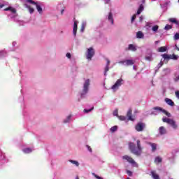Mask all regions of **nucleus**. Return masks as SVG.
Segmentation results:
<instances>
[{"instance_id": "nucleus-29", "label": "nucleus", "mask_w": 179, "mask_h": 179, "mask_svg": "<svg viewBox=\"0 0 179 179\" xmlns=\"http://www.w3.org/2000/svg\"><path fill=\"white\" fill-rule=\"evenodd\" d=\"M24 153H31V148H25L23 150Z\"/></svg>"}, {"instance_id": "nucleus-37", "label": "nucleus", "mask_w": 179, "mask_h": 179, "mask_svg": "<svg viewBox=\"0 0 179 179\" xmlns=\"http://www.w3.org/2000/svg\"><path fill=\"white\" fill-rule=\"evenodd\" d=\"M92 110H94V107H92L90 109H84V113H90Z\"/></svg>"}, {"instance_id": "nucleus-46", "label": "nucleus", "mask_w": 179, "mask_h": 179, "mask_svg": "<svg viewBox=\"0 0 179 179\" xmlns=\"http://www.w3.org/2000/svg\"><path fill=\"white\" fill-rule=\"evenodd\" d=\"M113 115H115V117H118V110H115L114 112H113Z\"/></svg>"}, {"instance_id": "nucleus-18", "label": "nucleus", "mask_w": 179, "mask_h": 179, "mask_svg": "<svg viewBox=\"0 0 179 179\" xmlns=\"http://www.w3.org/2000/svg\"><path fill=\"white\" fill-rule=\"evenodd\" d=\"M143 9H144L143 4H141L138 10H137L136 14L137 15H141V13H142L143 10Z\"/></svg>"}, {"instance_id": "nucleus-25", "label": "nucleus", "mask_w": 179, "mask_h": 179, "mask_svg": "<svg viewBox=\"0 0 179 179\" xmlns=\"http://www.w3.org/2000/svg\"><path fill=\"white\" fill-rule=\"evenodd\" d=\"M153 110H155V111H161L162 113H163L164 110L162 108L157 106L153 108Z\"/></svg>"}, {"instance_id": "nucleus-56", "label": "nucleus", "mask_w": 179, "mask_h": 179, "mask_svg": "<svg viewBox=\"0 0 179 179\" xmlns=\"http://www.w3.org/2000/svg\"><path fill=\"white\" fill-rule=\"evenodd\" d=\"M63 12H64V10H62V13H63Z\"/></svg>"}, {"instance_id": "nucleus-51", "label": "nucleus", "mask_w": 179, "mask_h": 179, "mask_svg": "<svg viewBox=\"0 0 179 179\" xmlns=\"http://www.w3.org/2000/svg\"><path fill=\"white\" fill-rule=\"evenodd\" d=\"M119 64H122L125 65V60L119 62Z\"/></svg>"}, {"instance_id": "nucleus-47", "label": "nucleus", "mask_w": 179, "mask_h": 179, "mask_svg": "<svg viewBox=\"0 0 179 179\" xmlns=\"http://www.w3.org/2000/svg\"><path fill=\"white\" fill-rule=\"evenodd\" d=\"M175 94H176L177 99H178V100H179V91H176Z\"/></svg>"}, {"instance_id": "nucleus-24", "label": "nucleus", "mask_w": 179, "mask_h": 179, "mask_svg": "<svg viewBox=\"0 0 179 179\" xmlns=\"http://www.w3.org/2000/svg\"><path fill=\"white\" fill-rule=\"evenodd\" d=\"M69 162L70 163H72V164H75L76 166V167H79V162L78 161L69 159Z\"/></svg>"}, {"instance_id": "nucleus-52", "label": "nucleus", "mask_w": 179, "mask_h": 179, "mask_svg": "<svg viewBox=\"0 0 179 179\" xmlns=\"http://www.w3.org/2000/svg\"><path fill=\"white\" fill-rule=\"evenodd\" d=\"M142 20H143V16H141V17H139V21H140V22H142Z\"/></svg>"}, {"instance_id": "nucleus-20", "label": "nucleus", "mask_w": 179, "mask_h": 179, "mask_svg": "<svg viewBox=\"0 0 179 179\" xmlns=\"http://www.w3.org/2000/svg\"><path fill=\"white\" fill-rule=\"evenodd\" d=\"M128 50H129L130 51H136V48L133 44H129Z\"/></svg>"}, {"instance_id": "nucleus-3", "label": "nucleus", "mask_w": 179, "mask_h": 179, "mask_svg": "<svg viewBox=\"0 0 179 179\" xmlns=\"http://www.w3.org/2000/svg\"><path fill=\"white\" fill-rule=\"evenodd\" d=\"M124 83V80L122 78L118 79L115 83L111 87L112 90L115 92L116 90H118L120 89V87Z\"/></svg>"}, {"instance_id": "nucleus-57", "label": "nucleus", "mask_w": 179, "mask_h": 179, "mask_svg": "<svg viewBox=\"0 0 179 179\" xmlns=\"http://www.w3.org/2000/svg\"><path fill=\"white\" fill-rule=\"evenodd\" d=\"M134 69H135V66H133Z\"/></svg>"}, {"instance_id": "nucleus-6", "label": "nucleus", "mask_w": 179, "mask_h": 179, "mask_svg": "<svg viewBox=\"0 0 179 179\" xmlns=\"http://www.w3.org/2000/svg\"><path fill=\"white\" fill-rule=\"evenodd\" d=\"M26 2L31 3L32 5H36L38 12H39V13H43V8L40 5L37 4L36 1H34L33 0H26Z\"/></svg>"}, {"instance_id": "nucleus-58", "label": "nucleus", "mask_w": 179, "mask_h": 179, "mask_svg": "<svg viewBox=\"0 0 179 179\" xmlns=\"http://www.w3.org/2000/svg\"><path fill=\"white\" fill-rule=\"evenodd\" d=\"M76 179H79V178H77Z\"/></svg>"}, {"instance_id": "nucleus-44", "label": "nucleus", "mask_w": 179, "mask_h": 179, "mask_svg": "<svg viewBox=\"0 0 179 179\" xmlns=\"http://www.w3.org/2000/svg\"><path fill=\"white\" fill-rule=\"evenodd\" d=\"M86 148H87V150H89V152H92V148L90 147V145H86Z\"/></svg>"}, {"instance_id": "nucleus-21", "label": "nucleus", "mask_w": 179, "mask_h": 179, "mask_svg": "<svg viewBox=\"0 0 179 179\" xmlns=\"http://www.w3.org/2000/svg\"><path fill=\"white\" fill-rule=\"evenodd\" d=\"M167 51V48L164 46H162L158 49L159 52H166Z\"/></svg>"}, {"instance_id": "nucleus-41", "label": "nucleus", "mask_w": 179, "mask_h": 179, "mask_svg": "<svg viewBox=\"0 0 179 179\" xmlns=\"http://www.w3.org/2000/svg\"><path fill=\"white\" fill-rule=\"evenodd\" d=\"M174 40H179V33H176L174 36Z\"/></svg>"}, {"instance_id": "nucleus-5", "label": "nucleus", "mask_w": 179, "mask_h": 179, "mask_svg": "<svg viewBox=\"0 0 179 179\" xmlns=\"http://www.w3.org/2000/svg\"><path fill=\"white\" fill-rule=\"evenodd\" d=\"M94 49L92 47L88 48L86 54L87 59L92 60V58L94 57Z\"/></svg>"}, {"instance_id": "nucleus-50", "label": "nucleus", "mask_w": 179, "mask_h": 179, "mask_svg": "<svg viewBox=\"0 0 179 179\" xmlns=\"http://www.w3.org/2000/svg\"><path fill=\"white\" fill-rule=\"evenodd\" d=\"M106 62H107L106 65H108V66H110V60L108 59H106Z\"/></svg>"}, {"instance_id": "nucleus-15", "label": "nucleus", "mask_w": 179, "mask_h": 179, "mask_svg": "<svg viewBox=\"0 0 179 179\" xmlns=\"http://www.w3.org/2000/svg\"><path fill=\"white\" fill-rule=\"evenodd\" d=\"M159 131L160 135H164L167 132V131L166 130V128H164V127L163 126L159 128Z\"/></svg>"}, {"instance_id": "nucleus-31", "label": "nucleus", "mask_w": 179, "mask_h": 179, "mask_svg": "<svg viewBox=\"0 0 179 179\" xmlns=\"http://www.w3.org/2000/svg\"><path fill=\"white\" fill-rule=\"evenodd\" d=\"M145 59L146 61H149V62L153 61V57H152V55H150V56H146Z\"/></svg>"}, {"instance_id": "nucleus-10", "label": "nucleus", "mask_w": 179, "mask_h": 179, "mask_svg": "<svg viewBox=\"0 0 179 179\" xmlns=\"http://www.w3.org/2000/svg\"><path fill=\"white\" fill-rule=\"evenodd\" d=\"M78 31V22H74L73 29V34L76 36V33Z\"/></svg>"}, {"instance_id": "nucleus-45", "label": "nucleus", "mask_w": 179, "mask_h": 179, "mask_svg": "<svg viewBox=\"0 0 179 179\" xmlns=\"http://www.w3.org/2000/svg\"><path fill=\"white\" fill-rule=\"evenodd\" d=\"M10 11L12 12V13H16V10L15 8H13V7H11Z\"/></svg>"}, {"instance_id": "nucleus-43", "label": "nucleus", "mask_w": 179, "mask_h": 179, "mask_svg": "<svg viewBox=\"0 0 179 179\" xmlns=\"http://www.w3.org/2000/svg\"><path fill=\"white\" fill-rule=\"evenodd\" d=\"M164 63H163V60H162L159 64H158V68H162V66H163Z\"/></svg>"}, {"instance_id": "nucleus-19", "label": "nucleus", "mask_w": 179, "mask_h": 179, "mask_svg": "<svg viewBox=\"0 0 179 179\" xmlns=\"http://www.w3.org/2000/svg\"><path fill=\"white\" fill-rule=\"evenodd\" d=\"M169 22H170L171 23H174V24H177L178 26L179 24L178 21L176 18H169Z\"/></svg>"}, {"instance_id": "nucleus-8", "label": "nucleus", "mask_w": 179, "mask_h": 179, "mask_svg": "<svg viewBox=\"0 0 179 179\" xmlns=\"http://www.w3.org/2000/svg\"><path fill=\"white\" fill-rule=\"evenodd\" d=\"M122 159L123 160H127L129 163H131V164H135V160L128 155H124Z\"/></svg>"}, {"instance_id": "nucleus-26", "label": "nucleus", "mask_w": 179, "mask_h": 179, "mask_svg": "<svg viewBox=\"0 0 179 179\" xmlns=\"http://www.w3.org/2000/svg\"><path fill=\"white\" fill-rule=\"evenodd\" d=\"M152 30L155 33H157V30H159V25H155L154 27H152Z\"/></svg>"}, {"instance_id": "nucleus-7", "label": "nucleus", "mask_w": 179, "mask_h": 179, "mask_svg": "<svg viewBox=\"0 0 179 179\" xmlns=\"http://www.w3.org/2000/svg\"><path fill=\"white\" fill-rule=\"evenodd\" d=\"M89 86H90V80L88 79L86 80L84 83L83 92L85 94H86V93H87V91L89 90Z\"/></svg>"}, {"instance_id": "nucleus-35", "label": "nucleus", "mask_w": 179, "mask_h": 179, "mask_svg": "<svg viewBox=\"0 0 179 179\" xmlns=\"http://www.w3.org/2000/svg\"><path fill=\"white\" fill-rule=\"evenodd\" d=\"M110 70V67L108 65H106V68H105V71H104V75L106 76V75H107V72H108V71Z\"/></svg>"}, {"instance_id": "nucleus-4", "label": "nucleus", "mask_w": 179, "mask_h": 179, "mask_svg": "<svg viewBox=\"0 0 179 179\" xmlns=\"http://www.w3.org/2000/svg\"><path fill=\"white\" fill-rule=\"evenodd\" d=\"M146 127V124L144 122H140L137 123L135 126V129L137 132H142Z\"/></svg>"}, {"instance_id": "nucleus-55", "label": "nucleus", "mask_w": 179, "mask_h": 179, "mask_svg": "<svg viewBox=\"0 0 179 179\" xmlns=\"http://www.w3.org/2000/svg\"><path fill=\"white\" fill-rule=\"evenodd\" d=\"M110 1V0H108L107 2H106V3H108V1Z\"/></svg>"}, {"instance_id": "nucleus-39", "label": "nucleus", "mask_w": 179, "mask_h": 179, "mask_svg": "<svg viewBox=\"0 0 179 179\" xmlns=\"http://www.w3.org/2000/svg\"><path fill=\"white\" fill-rule=\"evenodd\" d=\"M92 176L95 177V178H97V179H103V178L97 176L96 173H92Z\"/></svg>"}, {"instance_id": "nucleus-2", "label": "nucleus", "mask_w": 179, "mask_h": 179, "mask_svg": "<svg viewBox=\"0 0 179 179\" xmlns=\"http://www.w3.org/2000/svg\"><path fill=\"white\" fill-rule=\"evenodd\" d=\"M163 122H166V124H169L173 128V129H177L178 126L177 124L176 123V121L173 119L167 118V117H163L162 118Z\"/></svg>"}, {"instance_id": "nucleus-12", "label": "nucleus", "mask_w": 179, "mask_h": 179, "mask_svg": "<svg viewBox=\"0 0 179 179\" xmlns=\"http://www.w3.org/2000/svg\"><path fill=\"white\" fill-rule=\"evenodd\" d=\"M134 64H135V61L132 60V59H127L125 60V64L127 66H129L131 65H134Z\"/></svg>"}, {"instance_id": "nucleus-28", "label": "nucleus", "mask_w": 179, "mask_h": 179, "mask_svg": "<svg viewBox=\"0 0 179 179\" xmlns=\"http://www.w3.org/2000/svg\"><path fill=\"white\" fill-rule=\"evenodd\" d=\"M171 59L177 61V59H178V56L177 55H171Z\"/></svg>"}, {"instance_id": "nucleus-59", "label": "nucleus", "mask_w": 179, "mask_h": 179, "mask_svg": "<svg viewBox=\"0 0 179 179\" xmlns=\"http://www.w3.org/2000/svg\"><path fill=\"white\" fill-rule=\"evenodd\" d=\"M178 2H179V0H178Z\"/></svg>"}, {"instance_id": "nucleus-33", "label": "nucleus", "mask_w": 179, "mask_h": 179, "mask_svg": "<svg viewBox=\"0 0 179 179\" xmlns=\"http://www.w3.org/2000/svg\"><path fill=\"white\" fill-rule=\"evenodd\" d=\"M155 163H162V158L159 157H157L155 159Z\"/></svg>"}, {"instance_id": "nucleus-42", "label": "nucleus", "mask_w": 179, "mask_h": 179, "mask_svg": "<svg viewBox=\"0 0 179 179\" xmlns=\"http://www.w3.org/2000/svg\"><path fill=\"white\" fill-rule=\"evenodd\" d=\"M127 174L129 176V177H132V171L127 170Z\"/></svg>"}, {"instance_id": "nucleus-53", "label": "nucleus", "mask_w": 179, "mask_h": 179, "mask_svg": "<svg viewBox=\"0 0 179 179\" xmlns=\"http://www.w3.org/2000/svg\"><path fill=\"white\" fill-rule=\"evenodd\" d=\"M4 6H5V5L1 4V5H0V8H2L4 7Z\"/></svg>"}, {"instance_id": "nucleus-49", "label": "nucleus", "mask_w": 179, "mask_h": 179, "mask_svg": "<svg viewBox=\"0 0 179 179\" xmlns=\"http://www.w3.org/2000/svg\"><path fill=\"white\" fill-rule=\"evenodd\" d=\"M66 57H67V58L70 59L71 57V53H69V52L66 53Z\"/></svg>"}, {"instance_id": "nucleus-23", "label": "nucleus", "mask_w": 179, "mask_h": 179, "mask_svg": "<svg viewBox=\"0 0 179 179\" xmlns=\"http://www.w3.org/2000/svg\"><path fill=\"white\" fill-rule=\"evenodd\" d=\"M137 38H143V33L142 31H139L136 34Z\"/></svg>"}, {"instance_id": "nucleus-34", "label": "nucleus", "mask_w": 179, "mask_h": 179, "mask_svg": "<svg viewBox=\"0 0 179 179\" xmlns=\"http://www.w3.org/2000/svg\"><path fill=\"white\" fill-rule=\"evenodd\" d=\"M165 30H171V29H173V26L170 25V24H166L165 26Z\"/></svg>"}, {"instance_id": "nucleus-1", "label": "nucleus", "mask_w": 179, "mask_h": 179, "mask_svg": "<svg viewBox=\"0 0 179 179\" xmlns=\"http://www.w3.org/2000/svg\"><path fill=\"white\" fill-rule=\"evenodd\" d=\"M129 149L131 153L135 156H141L142 155V145H141V141L137 140V148L134 143H129Z\"/></svg>"}, {"instance_id": "nucleus-30", "label": "nucleus", "mask_w": 179, "mask_h": 179, "mask_svg": "<svg viewBox=\"0 0 179 179\" xmlns=\"http://www.w3.org/2000/svg\"><path fill=\"white\" fill-rule=\"evenodd\" d=\"M164 114L166 115V117H171V113H169L167 110H164L162 111Z\"/></svg>"}, {"instance_id": "nucleus-40", "label": "nucleus", "mask_w": 179, "mask_h": 179, "mask_svg": "<svg viewBox=\"0 0 179 179\" xmlns=\"http://www.w3.org/2000/svg\"><path fill=\"white\" fill-rule=\"evenodd\" d=\"M136 19V14H134L132 17H131V23H134V20H135Z\"/></svg>"}, {"instance_id": "nucleus-54", "label": "nucleus", "mask_w": 179, "mask_h": 179, "mask_svg": "<svg viewBox=\"0 0 179 179\" xmlns=\"http://www.w3.org/2000/svg\"><path fill=\"white\" fill-rule=\"evenodd\" d=\"M176 50H177L178 51H179V48H178V47H176Z\"/></svg>"}, {"instance_id": "nucleus-36", "label": "nucleus", "mask_w": 179, "mask_h": 179, "mask_svg": "<svg viewBox=\"0 0 179 179\" xmlns=\"http://www.w3.org/2000/svg\"><path fill=\"white\" fill-rule=\"evenodd\" d=\"M118 118L120 120V121H125L127 120V117L122 115L119 116Z\"/></svg>"}, {"instance_id": "nucleus-14", "label": "nucleus", "mask_w": 179, "mask_h": 179, "mask_svg": "<svg viewBox=\"0 0 179 179\" xmlns=\"http://www.w3.org/2000/svg\"><path fill=\"white\" fill-rule=\"evenodd\" d=\"M165 101L166 103H168L169 106H171V107L174 106V101H173V100L171 99L166 98Z\"/></svg>"}, {"instance_id": "nucleus-17", "label": "nucleus", "mask_w": 179, "mask_h": 179, "mask_svg": "<svg viewBox=\"0 0 179 179\" xmlns=\"http://www.w3.org/2000/svg\"><path fill=\"white\" fill-rule=\"evenodd\" d=\"M162 57H163V58L165 61H170V59H171V55L163 54V55H162Z\"/></svg>"}, {"instance_id": "nucleus-13", "label": "nucleus", "mask_w": 179, "mask_h": 179, "mask_svg": "<svg viewBox=\"0 0 179 179\" xmlns=\"http://www.w3.org/2000/svg\"><path fill=\"white\" fill-rule=\"evenodd\" d=\"M108 20L111 22V24H114V18L113 17V13H109L108 16Z\"/></svg>"}, {"instance_id": "nucleus-27", "label": "nucleus", "mask_w": 179, "mask_h": 179, "mask_svg": "<svg viewBox=\"0 0 179 179\" xmlns=\"http://www.w3.org/2000/svg\"><path fill=\"white\" fill-rule=\"evenodd\" d=\"M86 27V23L83 22L81 25L80 31L83 33L85 31V28Z\"/></svg>"}, {"instance_id": "nucleus-16", "label": "nucleus", "mask_w": 179, "mask_h": 179, "mask_svg": "<svg viewBox=\"0 0 179 179\" xmlns=\"http://www.w3.org/2000/svg\"><path fill=\"white\" fill-rule=\"evenodd\" d=\"M151 176L154 179H160V176H159V175L154 171H151Z\"/></svg>"}, {"instance_id": "nucleus-48", "label": "nucleus", "mask_w": 179, "mask_h": 179, "mask_svg": "<svg viewBox=\"0 0 179 179\" xmlns=\"http://www.w3.org/2000/svg\"><path fill=\"white\" fill-rule=\"evenodd\" d=\"M10 9H12V7H8L4 9L5 12H8V10H10Z\"/></svg>"}, {"instance_id": "nucleus-9", "label": "nucleus", "mask_w": 179, "mask_h": 179, "mask_svg": "<svg viewBox=\"0 0 179 179\" xmlns=\"http://www.w3.org/2000/svg\"><path fill=\"white\" fill-rule=\"evenodd\" d=\"M127 117H128L129 121H134L135 119L132 117V109H129L127 113Z\"/></svg>"}, {"instance_id": "nucleus-38", "label": "nucleus", "mask_w": 179, "mask_h": 179, "mask_svg": "<svg viewBox=\"0 0 179 179\" xmlns=\"http://www.w3.org/2000/svg\"><path fill=\"white\" fill-rule=\"evenodd\" d=\"M72 116L70 115L67 117V119L64 121V124H66V122H69V120H71V117Z\"/></svg>"}, {"instance_id": "nucleus-22", "label": "nucleus", "mask_w": 179, "mask_h": 179, "mask_svg": "<svg viewBox=\"0 0 179 179\" xmlns=\"http://www.w3.org/2000/svg\"><path fill=\"white\" fill-rule=\"evenodd\" d=\"M24 6H26V8H27V9H29V13H33L34 12V8H31L30 6H29L27 4H24Z\"/></svg>"}, {"instance_id": "nucleus-32", "label": "nucleus", "mask_w": 179, "mask_h": 179, "mask_svg": "<svg viewBox=\"0 0 179 179\" xmlns=\"http://www.w3.org/2000/svg\"><path fill=\"white\" fill-rule=\"evenodd\" d=\"M118 129V127L117 126H113L110 128V132H115Z\"/></svg>"}, {"instance_id": "nucleus-11", "label": "nucleus", "mask_w": 179, "mask_h": 179, "mask_svg": "<svg viewBox=\"0 0 179 179\" xmlns=\"http://www.w3.org/2000/svg\"><path fill=\"white\" fill-rule=\"evenodd\" d=\"M148 145H150L152 148V152H155V150H157V144L155 143H148Z\"/></svg>"}]
</instances>
